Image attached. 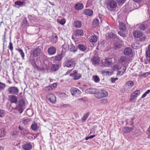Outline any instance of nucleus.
Returning <instances> with one entry per match:
<instances>
[{"mask_svg": "<svg viewBox=\"0 0 150 150\" xmlns=\"http://www.w3.org/2000/svg\"><path fill=\"white\" fill-rule=\"evenodd\" d=\"M129 62V58L125 56H120L118 60L119 63L123 66V67H126L127 65H128Z\"/></svg>", "mask_w": 150, "mask_h": 150, "instance_id": "obj_1", "label": "nucleus"}, {"mask_svg": "<svg viewBox=\"0 0 150 150\" xmlns=\"http://www.w3.org/2000/svg\"><path fill=\"white\" fill-rule=\"evenodd\" d=\"M112 59L109 58L102 59L100 62V64L102 67H108L112 65Z\"/></svg>", "mask_w": 150, "mask_h": 150, "instance_id": "obj_2", "label": "nucleus"}, {"mask_svg": "<svg viewBox=\"0 0 150 150\" xmlns=\"http://www.w3.org/2000/svg\"><path fill=\"white\" fill-rule=\"evenodd\" d=\"M75 65V62L72 59L66 60L63 63L64 67L68 68L72 67Z\"/></svg>", "mask_w": 150, "mask_h": 150, "instance_id": "obj_3", "label": "nucleus"}, {"mask_svg": "<svg viewBox=\"0 0 150 150\" xmlns=\"http://www.w3.org/2000/svg\"><path fill=\"white\" fill-rule=\"evenodd\" d=\"M97 93L95 95V96L96 98L98 99L106 97L108 95V92L104 90L100 91L97 90Z\"/></svg>", "mask_w": 150, "mask_h": 150, "instance_id": "obj_4", "label": "nucleus"}, {"mask_svg": "<svg viewBox=\"0 0 150 150\" xmlns=\"http://www.w3.org/2000/svg\"><path fill=\"white\" fill-rule=\"evenodd\" d=\"M7 91L10 94L14 95H17L19 91L18 88L14 86L9 87Z\"/></svg>", "mask_w": 150, "mask_h": 150, "instance_id": "obj_5", "label": "nucleus"}, {"mask_svg": "<svg viewBox=\"0 0 150 150\" xmlns=\"http://www.w3.org/2000/svg\"><path fill=\"white\" fill-rule=\"evenodd\" d=\"M72 96L78 97L81 94V92L78 89L74 88H72L70 90Z\"/></svg>", "mask_w": 150, "mask_h": 150, "instance_id": "obj_6", "label": "nucleus"}, {"mask_svg": "<svg viewBox=\"0 0 150 150\" xmlns=\"http://www.w3.org/2000/svg\"><path fill=\"white\" fill-rule=\"evenodd\" d=\"M47 98L48 100L52 104L55 103L56 101V97L53 94H49L47 95Z\"/></svg>", "mask_w": 150, "mask_h": 150, "instance_id": "obj_7", "label": "nucleus"}, {"mask_svg": "<svg viewBox=\"0 0 150 150\" xmlns=\"http://www.w3.org/2000/svg\"><path fill=\"white\" fill-rule=\"evenodd\" d=\"M41 50L38 48H36L31 51L30 54L34 57H37L40 54Z\"/></svg>", "mask_w": 150, "mask_h": 150, "instance_id": "obj_8", "label": "nucleus"}, {"mask_svg": "<svg viewBox=\"0 0 150 150\" xmlns=\"http://www.w3.org/2000/svg\"><path fill=\"white\" fill-rule=\"evenodd\" d=\"M8 99L12 103H17L18 102V99L17 97L15 96L9 95Z\"/></svg>", "mask_w": 150, "mask_h": 150, "instance_id": "obj_9", "label": "nucleus"}, {"mask_svg": "<svg viewBox=\"0 0 150 150\" xmlns=\"http://www.w3.org/2000/svg\"><path fill=\"white\" fill-rule=\"evenodd\" d=\"M100 61V57L98 56H94L91 59V62L93 64L95 65L99 63Z\"/></svg>", "mask_w": 150, "mask_h": 150, "instance_id": "obj_10", "label": "nucleus"}, {"mask_svg": "<svg viewBox=\"0 0 150 150\" xmlns=\"http://www.w3.org/2000/svg\"><path fill=\"white\" fill-rule=\"evenodd\" d=\"M32 148V145L30 143L25 144L22 146V148L24 150H30Z\"/></svg>", "mask_w": 150, "mask_h": 150, "instance_id": "obj_11", "label": "nucleus"}, {"mask_svg": "<svg viewBox=\"0 0 150 150\" xmlns=\"http://www.w3.org/2000/svg\"><path fill=\"white\" fill-rule=\"evenodd\" d=\"M98 39V37L95 35L90 36L89 38V41L92 43H96Z\"/></svg>", "mask_w": 150, "mask_h": 150, "instance_id": "obj_12", "label": "nucleus"}, {"mask_svg": "<svg viewBox=\"0 0 150 150\" xmlns=\"http://www.w3.org/2000/svg\"><path fill=\"white\" fill-rule=\"evenodd\" d=\"M47 51L50 55H54L56 53V49L54 47H51L48 49Z\"/></svg>", "mask_w": 150, "mask_h": 150, "instance_id": "obj_13", "label": "nucleus"}, {"mask_svg": "<svg viewBox=\"0 0 150 150\" xmlns=\"http://www.w3.org/2000/svg\"><path fill=\"white\" fill-rule=\"evenodd\" d=\"M70 76L74 77V79L75 80L78 79L81 77L80 75L78 74L77 72L75 70L74 71V73L70 74Z\"/></svg>", "mask_w": 150, "mask_h": 150, "instance_id": "obj_14", "label": "nucleus"}, {"mask_svg": "<svg viewBox=\"0 0 150 150\" xmlns=\"http://www.w3.org/2000/svg\"><path fill=\"white\" fill-rule=\"evenodd\" d=\"M133 34L135 38H138L140 37L142 35V33L139 30H136L133 33Z\"/></svg>", "mask_w": 150, "mask_h": 150, "instance_id": "obj_15", "label": "nucleus"}, {"mask_svg": "<svg viewBox=\"0 0 150 150\" xmlns=\"http://www.w3.org/2000/svg\"><path fill=\"white\" fill-rule=\"evenodd\" d=\"M83 8V4L78 3L76 4L75 6V8L77 10H79L82 9Z\"/></svg>", "mask_w": 150, "mask_h": 150, "instance_id": "obj_16", "label": "nucleus"}, {"mask_svg": "<svg viewBox=\"0 0 150 150\" xmlns=\"http://www.w3.org/2000/svg\"><path fill=\"white\" fill-rule=\"evenodd\" d=\"M87 93L91 94H95L97 93V90L95 89L89 88L86 90Z\"/></svg>", "mask_w": 150, "mask_h": 150, "instance_id": "obj_17", "label": "nucleus"}, {"mask_svg": "<svg viewBox=\"0 0 150 150\" xmlns=\"http://www.w3.org/2000/svg\"><path fill=\"white\" fill-rule=\"evenodd\" d=\"M83 31L81 29H77L75 31V34L76 36H83Z\"/></svg>", "mask_w": 150, "mask_h": 150, "instance_id": "obj_18", "label": "nucleus"}, {"mask_svg": "<svg viewBox=\"0 0 150 150\" xmlns=\"http://www.w3.org/2000/svg\"><path fill=\"white\" fill-rule=\"evenodd\" d=\"M83 12L85 14L88 16H91L93 13L92 10L90 9H86L83 11Z\"/></svg>", "mask_w": 150, "mask_h": 150, "instance_id": "obj_19", "label": "nucleus"}, {"mask_svg": "<svg viewBox=\"0 0 150 150\" xmlns=\"http://www.w3.org/2000/svg\"><path fill=\"white\" fill-rule=\"evenodd\" d=\"M77 47L80 51L82 52L85 51L87 49L86 46L83 44H79L78 45Z\"/></svg>", "mask_w": 150, "mask_h": 150, "instance_id": "obj_20", "label": "nucleus"}, {"mask_svg": "<svg viewBox=\"0 0 150 150\" xmlns=\"http://www.w3.org/2000/svg\"><path fill=\"white\" fill-rule=\"evenodd\" d=\"M132 49L129 47L125 48L124 51V54L125 55H128L130 54L132 52Z\"/></svg>", "mask_w": 150, "mask_h": 150, "instance_id": "obj_21", "label": "nucleus"}, {"mask_svg": "<svg viewBox=\"0 0 150 150\" xmlns=\"http://www.w3.org/2000/svg\"><path fill=\"white\" fill-rule=\"evenodd\" d=\"M63 57V56L62 54V53L61 54H59L57 55L54 57H53L52 58V59L54 58V61H61Z\"/></svg>", "mask_w": 150, "mask_h": 150, "instance_id": "obj_22", "label": "nucleus"}, {"mask_svg": "<svg viewBox=\"0 0 150 150\" xmlns=\"http://www.w3.org/2000/svg\"><path fill=\"white\" fill-rule=\"evenodd\" d=\"M134 129L132 127H125L123 129V131L125 133H128L130 132Z\"/></svg>", "mask_w": 150, "mask_h": 150, "instance_id": "obj_23", "label": "nucleus"}, {"mask_svg": "<svg viewBox=\"0 0 150 150\" xmlns=\"http://www.w3.org/2000/svg\"><path fill=\"white\" fill-rule=\"evenodd\" d=\"M119 29L122 32H124L126 29V26L124 23H120Z\"/></svg>", "mask_w": 150, "mask_h": 150, "instance_id": "obj_24", "label": "nucleus"}, {"mask_svg": "<svg viewBox=\"0 0 150 150\" xmlns=\"http://www.w3.org/2000/svg\"><path fill=\"white\" fill-rule=\"evenodd\" d=\"M6 129L4 128L0 129V137H4L6 135Z\"/></svg>", "mask_w": 150, "mask_h": 150, "instance_id": "obj_25", "label": "nucleus"}, {"mask_svg": "<svg viewBox=\"0 0 150 150\" xmlns=\"http://www.w3.org/2000/svg\"><path fill=\"white\" fill-rule=\"evenodd\" d=\"M82 25V23L81 21H75L74 23V26L76 28H80Z\"/></svg>", "mask_w": 150, "mask_h": 150, "instance_id": "obj_26", "label": "nucleus"}, {"mask_svg": "<svg viewBox=\"0 0 150 150\" xmlns=\"http://www.w3.org/2000/svg\"><path fill=\"white\" fill-rule=\"evenodd\" d=\"M69 49L70 51L74 52H75L77 50V48L72 44H71L69 46Z\"/></svg>", "mask_w": 150, "mask_h": 150, "instance_id": "obj_27", "label": "nucleus"}, {"mask_svg": "<svg viewBox=\"0 0 150 150\" xmlns=\"http://www.w3.org/2000/svg\"><path fill=\"white\" fill-rule=\"evenodd\" d=\"M30 121V119L27 117H24L22 119L21 122L24 125H26L28 124Z\"/></svg>", "mask_w": 150, "mask_h": 150, "instance_id": "obj_28", "label": "nucleus"}, {"mask_svg": "<svg viewBox=\"0 0 150 150\" xmlns=\"http://www.w3.org/2000/svg\"><path fill=\"white\" fill-rule=\"evenodd\" d=\"M134 85V83L131 81H127L125 84V86L129 88H131Z\"/></svg>", "mask_w": 150, "mask_h": 150, "instance_id": "obj_29", "label": "nucleus"}, {"mask_svg": "<svg viewBox=\"0 0 150 150\" xmlns=\"http://www.w3.org/2000/svg\"><path fill=\"white\" fill-rule=\"evenodd\" d=\"M31 127L33 130L35 131L37 130L39 127L37 123L34 122L31 125Z\"/></svg>", "mask_w": 150, "mask_h": 150, "instance_id": "obj_30", "label": "nucleus"}, {"mask_svg": "<svg viewBox=\"0 0 150 150\" xmlns=\"http://www.w3.org/2000/svg\"><path fill=\"white\" fill-rule=\"evenodd\" d=\"M109 5L111 8H115L117 6L116 2L113 0L111 1L109 3Z\"/></svg>", "mask_w": 150, "mask_h": 150, "instance_id": "obj_31", "label": "nucleus"}, {"mask_svg": "<svg viewBox=\"0 0 150 150\" xmlns=\"http://www.w3.org/2000/svg\"><path fill=\"white\" fill-rule=\"evenodd\" d=\"M99 23V20L98 19H95L93 21V25L94 27H96L98 26Z\"/></svg>", "mask_w": 150, "mask_h": 150, "instance_id": "obj_32", "label": "nucleus"}, {"mask_svg": "<svg viewBox=\"0 0 150 150\" xmlns=\"http://www.w3.org/2000/svg\"><path fill=\"white\" fill-rule=\"evenodd\" d=\"M51 40L53 43L57 41V37L56 34H54L52 35Z\"/></svg>", "mask_w": 150, "mask_h": 150, "instance_id": "obj_33", "label": "nucleus"}, {"mask_svg": "<svg viewBox=\"0 0 150 150\" xmlns=\"http://www.w3.org/2000/svg\"><path fill=\"white\" fill-rule=\"evenodd\" d=\"M126 67H123V68L122 69L121 71H119L117 73V75H119L120 76H122L124 73L125 72L126 70Z\"/></svg>", "mask_w": 150, "mask_h": 150, "instance_id": "obj_34", "label": "nucleus"}, {"mask_svg": "<svg viewBox=\"0 0 150 150\" xmlns=\"http://www.w3.org/2000/svg\"><path fill=\"white\" fill-rule=\"evenodd\" d=\"M15 109L16 110H18L19 111H20V113H21L23 112V110L24 109V108L18 105V106H17L16 107Z\"/></svg>", "mask_w": 150, "mask_h": 150, "instance_id": "obj_35", "label": "nucleus"}, {"mask_svg": "<svg viewBox=\"0 0 150 150\" xmlns=\"http://www.w3.org/2000/svg\"><path fill=\"white\" fill-rule=\"evenodd\" d=\"M102 74L103 76H108L111 74V72L107 69H105L103 71Z\"/></svg>", "mask_w": 150, "mask_h": 150, "instance_id": "obj_36", "label": "nucleus"}, {"mask_svg": "<svg viewBox=\"0 0 150 150\" xmlns=\"http://www.w3.org/2000/svg\"><path fill=\"white\" fill-rule=\"evenodd\" d=\"M131 46L132 48L137 49L139 47V45L137 42H133Z\"/></svg>", "mask_w": 150, "mask_h": 150, "instance_id": "obj_37", "label": "nucleus"}, {"mask_svg": "<svg viewBox=\"0 0 150 150\" xmlns=\"http://www.w3.org/2000/svg\"><path fill=\"white\" fill-rule=\"evenodd\" d=\"M59 68V67L57 64H53L51 67V69L54 71L57 70Z\"/></svg>", "mask_w": 150, "mask_h": 150, "instance_id": "obj_38", "label": "nucleus"}, {"mask_svg": "<svg viewBox=\"0 0 150 150\" xmlns=\"http://www.w3.org/2000/svg\"><path fill=\"white\" fill-rule=\"evenodd\" d=\"M146 28V25L145 24H141L139 27V28L140 30H144Z\"/></svg>", "mask_w": 150, "mask_h": 150, "instance_id": "obj_39", "label": "nucleus"}, {"mask_svg": "<svg viewBox=\"0 0 150 150\" xmlns=\"http://www.w3.org/2000/svg\"><path fill=\"white\" fill-rule=\"evenodd\" d=\"M17 51H18V52L20 53V54L21 55V57L23 58V59H24V58L25 57V54L23 50L20 48H19L18 49Z\"/></svg>", "mask_w": 150, "mask_h": 150, "instance_id": "obj_40", "label": "nucleus"}, {"mask_svg": "<svg viewBox=\"0 0 150 150\" xmlns=\"http://www.w3.org/2000/svg\"><path fill=\"white\" fill-rule=\"evenodd\" d=\"M19 134V132L16 130H14L11 133V135L14 137H17Z\"/></svg>", "mask_w": 150, "mask_h": 150, "instance_id": "obj_41", "label": "nucleus"}, {"mask_svg": "<svg viewBox=\"0 0 150 150\" xmlns=\"http://www.w3.org/2000/svg\"><path fill=\"white\" fill-rule=\"evenodd\" d=\"M18 105L24 108L25 105V101L21 99L19 101Z\"/></svg>", "mask_w": 150, "mask_h": 150, "instance_id": "obj_42", "label": "nucleus"}, {"mask_svg": "<svg viewBox=\"0 0 150 150\" xmlns=\"http://www.w3.org/2000/svg\"><path fill=\"white\" fill-rule=\"evenodd\" d=\"M137 97L136 96H135L134 94L132 93L130 95V101L133 102H134V100L136 99Z\"/></svg>", "mask_w": 150, "mask_h": 150, "instance_id": "obj_43", "label": "nucleus"}, {"mask_svg": "<svg viewBox=\"0 0 150 150\" xmlns=\"http://www.w3.org/2000/svg\"><path fill=\"white\" fill-rule=\"evenodd\" d=\"M89 115V112L86 113L83 116V117H82V121L83 122H84L86 120V119L88 117Z\"/></svg>", "mask_w": 150, "mask_h": 150, "instance_id": "obj_44", "label": "nucleus"}, {"mask_svg": "<svg viewBox=\"0 0 150 150\" xmlns=\"http://www.w3.org/2000/svg\"><path fill=\"white\" fill-rule=\"evenodd\" d=\"M93 79L96 83H98L100 80L99 78L97 75L93 76Z\"/></svg>", "mask_w": 150, "mask_h": 150, "instance_id": "obj_45", "label": "nucleus"}, {"mask_svg": "<svg viewBox=\"0 0 150 150\" xmlns=\"http://www.w3.org/2000/svg\"><path fill=\"white\" fill-rule=\"evenodd\" d=\"M108 100L106 98H103L101 99L100 100V102L101 103L105 104L108 103Z\"/></svg>", "mask_w": 150, "mask_h": 150, "instance_id": "obj_46", "label": "nucleus"}, {"mask_svg": "<svg viewBox=\"0 0 150 150\" xmlns=\"http://www.w3.org/2000/svg\"><path fill=\"white\" fill-rule=\"evenodd\" d=\"M24 4V2L23 1H15V4L16 5L19 6H23Z\"/></svg>", "mask_w": 150, "mask_h": 150, "instance_id": "obj_47", "label": "nucleus"}, {"mask_svg": "<svg viewBox=\"0 0 150 150\" xmlns=\"http://www.w3.org/2000/svg\"><path fill=\"white\" fill-rule=\"evenodd\" d=\"M120 64L119 63L115 64L114 65V70L117 69V70H119L121 68V67H120Z\"/></svg>", "mask_w": 150, "mask_h": 150, "instance_id": "obj_48", "label": "nucleus"}, {"mask_svg": "<svg viewBox=\"0 0 150 150\" xmlns=\"http://www.w3.org/2000/svg\"><path fill=\"white\" fill-rule=\"evenodd\" d=\"M108 36L111 38L113 39L115 38L116 35L115 34L113 33H108Z\"/></svg>", "mask_w": 150, "mask_h": 150, "instance_id": "obj_49", "label": "nucleus"}, {"mask_svg": "<svg viewBox=\"0 0 150 150\" xmlns=\"http://www.w3.org/2000/svg\"><path fill=\"white\" fill-rule=\"evenodd\" d=\"M6 114L5 111L3 110H0V117H3Z\"/></svg>", "mask_w": 150, "mask_h": 150, "instance_id": "obj_50", "label": "nucleus"}, {"mask_svg": "<svg viewBox=\"0 0 150 150\" xmlns=\"http://www.w3.org/2000/svg\"><path fill=\"white\" fill-rule=\"evenodd\" d=\"M132 93L135 96H136V97H137L139 95H140V92L139 90H137L135 91Z\"/></svg>", "mask_w": 150, "mask_h": 150, "instance_id": "obj_51", "label": "nucleus"}, {"mask_svg": "<svg viewBox=\"0 0 150 150\" xmlns=\"http://www.w3.org/2000/svg\"><path fill=\"white\" fill-rule=\"evenodd\" d=\"M6 86V85L4 83L0 82V89L3 90L4 89Z\"/></svg>", "mask_w": 150, "mask_h": 150, "instance_id": "obj_52", "label": "nucleus"}, {"mask_svg": "<svg viewBox=\"0 0 150 150\" xmlns=\"http://www.w3.org/2000/svg\"><path fill=\"white\" fill-rule=\"evenodd\" d=\"M150 92V90H148L142 95L141 98H144L146 96V95L149 94Z\"/></svg>", "mask_w": 150, "mask_h": 150, "instance_id": "obj_53", "label": "nucleus"}, {"mask_svg": "<svg viewBox=\"0 0 150 150\" xmlns=\"http://www.w3.org/2000/svg\"><path fill=\"white\" fill-rule=\"evenodd\" d=\"M8 47L11 51H13V45L12 43L11 42H10L9 43Z\"/></svg>", "mask_w": 150, "mask_h": 150, "instance_id": "obj_54", "label": "nucleus"}, {"mask_svg": "<svg viewBox=\"0 0 150 150\" xmlns=\"http://www.w3.org/2000/svg\"><path fill=\"white\" fill-rule=\"evenodd\" d=\"M52 88L51 86H47L45 90L46 92H48L52 90Z\"/></svg>", "mask_w": 150, "mask_h": 150, "instance_id": "obj_55", "label": "nucleus"}, {"mask_svg": "<svg viewBox=\"0 0 150 150\" xmlns=\"http://www.w3.org/2000/svg\"><path fill=\"white\" fill-rule=\"evenodd\" d=\"M58 22L62 25H64L65 23V21L64 19H62L61 20H59L58 21Z\"/></svg>", "mask_w": 150, "mask_h": 150, "instance_id": "obj_56", "label": "nucleus"}, {"mask_svg": "<svg viewBox=\"0 0 150 150\" xmlns=\"http://www.w3.org/2000/svg\"><path fill=\"white\" fill-rule=\"evenodd\" d=\"M21 133H23V134L25 135L28 134L29 133V132L27 130L24 129L23 131L21 132Z\"/></svg>", "mask_w": 150, "mask_h": 150, "instance_id": "obj_57", "label": "nucleus"}, {"mask_svg": "<svg viewBox=\"0 0 150 150\" xmlns=\"http://www.w3.org/2000/svg\"><path fill=\"white\" fill-rule=\"evenodd\" d=\"M150 74V72H145L142 74V76L144 77H146L147 76L149 75Z\"/></svg>", "mask_w": 150, "mask_h": 150, "instance_id": "obj_58", "label": "nucleus"}, {"mask_svg": "<svg viewBox=\"0 0 150 150\" xmlns=\"http://www.w3.org/2000/svg\"><path fill=\"white\" fill-rule=\"evenodd\" d=\"M146 54L148 57H150V50L148 49V50L146 51Z\"/></svg>", "mask_w": 150, "mask_h": 150, "instance_id": "obj_59", "label": "nucleus"}, {"mask_svg": "<svg viewBox=\"0 0 150 150\" xmlns=\"http://www.w3.org/2000/svg\"><path fill=\"white\" fill-rule=\"evenodd\" d=\"M59 96L60 97H66L67 95L65 93H62L59 94Z\"/></svg>", "mask_w": 150, "mask_h": 150, "instance_id": "obj_60", "label": "nucleus"}, {"mask_svg": "<svg viewBox=\"0 0 150 150\" xmlns=\"http://www.w3.org/2000/svg\"><path fill=\"white\" fill-rule=\"evenodd\" d=\"M118 33L120 35L123 37H125V35L122 32H118Z\"/></svg>", "mask_w": 150, "mask_h": 150, "instance_id": "obj_61", "label": "nucleus"}, {"mask_svg": "<svg viewBox=\"0 0 150 150\" xmlns=\"http://www.w3.org/2000/svg\"><path fill=\"white\" fill-rule=\"evenodd\" d=\"M117 79L118 78H111V81L112 82L114 83Z\"/></svg>", "mask_w": 150, "mask_h": 150, "instance_id": "obj_62", "label": "nucleus"}, {"mask_svg": "<svg viewBox=\"0 0 150 150\" xmlns=\"http://www.w3.org/2000/svg\"><path fill=\"white\" fill-rule=\"evenodd\" d=\"M57 84L56 83H54L51 86V87L52 89H54L57 87Z\"/></svg>", "mask_w": 150, "mask_h": 150, "instance_id": "obj_63", "label": "nucleus"}, {"mask_svg": "<svg viewBox=\"0 0 150 150\" xmlns=\"http://www.w3.org/2000/svg\"><path fill=\"white\" fill-rule=\"evenodd\" d=\"M117 1L120 4H123L125 1V0H117Z\"/></svg>", "mask_w": 150, "mask_h": 150, "instance_id": "obj_64", "label": "nucleus"}]
</instances>
